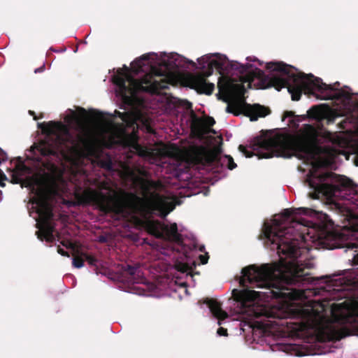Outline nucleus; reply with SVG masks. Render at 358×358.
<instances>
[{
	"instance_id": "nucleus-47",
	"label": "nucleus",
	"mask_w": 358,
	"mask_h": 358,
	"mask_svg": "<svg viewBox=\"0 0 358 358\" xmlns=\"http://www.w3.org/2000/svg\"><path fill=\"white\" fill-rule=\"evenodd\" d=\"M355 334L358 335V329H356V331L355 332Z\"/></svg>"
},
{
	"instance_id": "nucleus-20",
	"label": "nucleus",
	"mask_w": 358,
	"mask_h": 358,
	"mask_svg": "<svg viewBox=\"0 0 358 358\" xmlns=\"http://www.w3.org/2000/svg\"><path fill=\"white\" fill-rule=\"evenodd\" d=\"M97 164L100 167L107 171H112L113 169V160L108 155L103 158H99L97 159Z\"/></svg>"
},
{
	"instance_id": "nucleus-51",
	"label": "nucleus",
	"mask_w": 358,
	"mask_h": 358,
	"mask_svg": "<svg viewBox=\"0 0 358 358\" xmlns=\"http://www.w3.org/2000/svg\"><path fill=\"white\" fill-rule=\"evenodd\" d=\"M310 238H314L315 240H317V238H313V236H310Z\"/></svg>"
},
{
	"instance_id": "nucleus-13",
	"label": "nucleus",
	"mask_w": 358,
	"mask_h": 358,
	"mask_svg": "<svg viewBox=\"0 0 358 358\" xmlns=\"http://www.w3.org/2000/svg\"><path fill=\"white\" fill-rule=\"evenodd\" d=\"M122 269L124 274L127 277L129 282L133 284L143 282L144 278L142 276V273L139 266L127 264L122 266Z\"/></svg>"
},
{
	"instance_id": "nucleus-22",
	"label": "nucleus",
	"mask_w": 358,
	"mask_h": 358,
	"mask_svg": "<svg viewBox=\"0 0 358 358\" xmlns=\"http://www.w3.org/2000/svg\"><path fill=\"white\" fill-rule=\"evenodd\" d=\"M174 267L177 271H178L181 273H186V272L192 270V267L189 266V264L181 262L179 261H177L175 263Z\"/></svg>"
},
{
	"instance_id": "nucleus-48",
	"label": "nucleus",
	"mask_w": 358,
	"mask_h": 358,
	"mask_svg": "<svg viewBox=\"0 0 358 358\" xmlns=\"http://www.w3.org/2000/svg\"><path fill=\"white\" fill-rule=\"evenodd\" d=\"M355 164H356L357 166H358V159L356 160Z\"/></svg>"
},
{
	"instance_id": "nucleus-25",
	"label": "nucleus",
	"mask_w": 358,
	"mask_h": 358,
	"mask_svg": "<svg viewBox=\"0 0 358 358\" xmlns=\"http://www.w3.org/2000/svg\"><path fill=\"white\" fill-rule=\"evenodd\" d=\"M224 157L225 160L227 161V166L229 170H233L237 166L236 164L234 162V159L231 156L225 155L224 156Z\"/></svg>"
},
{
	"instance_id": "nucleus-38",
	"label": "nucleus",
	"mask_w": 358,
	"mask_h": 358,
	"mask_svg": "<svg viewBox=\"0 0 358 358\" xmlns=\"http://www.w3.org/2000/svg\"><path fill=\"white\" fill-rule=\"evenodd\" d=\"M94 112L95 117L96 119L101 120L103 118L104 114L103 113L99 112V111H94Z\"/></svg>"
},
{
	"instance_id": "nucleus-23",
	"label": "nucleus",
	"mask_w": 358,
	"mask_h": 358,
	"mask_svg": "<svg viewBox=\"0 0 358 358\" xmlns=\"http://www.w3.org/2000/svg\"><path fill=\"white\" fill-rule=\"evenodd\" d=\"M85 258L82 255V252L80 255L74 256L73 258V266L76 268H80L84 266Z\"/></svg>"
},
{
	"instance_id": "nucleus-43",
	"label": "nucleus",
	"mask_w": 358,
	"mask_h": 358,
	"mask_svg": "<svg viewBox=\"0 0 358 358\" xmlns=\"http://www.w3.org/2000/svg\"><path fill=\"white\" fill-rule=\"evenodd\" d=\"M204 250H205V247H204V245H201V246L199 248V250H200L201 252H203V251H204Z\"/></svg>"
},
{
	"instance_id": "nucleus-4",
	"label": "nucleus",
	"mask_w": 358,
	"mask_h": 358,
	"mask_svg": "<svg viewBox=\"0 0 358 358\" xmlns=\"http://www.w3.org/2000/svg\"><path fill=\"white\" fill-rule=\"evenodd\" d=\"M80 203L92 205L105 214L124 215L141 210L143 200L133 193L117 192L107 182H101L97 189L87 187L79 195Z\"/></svg>"
},
{
	"instance_id": "nucleus-19",
	"label": "nucleus",
	"mask_w": 358,
	"mask_h": 358,
	"mask_svg": "<svg viewBox=\"0 0 358 358\" xmlns=\"http://www.w3.org/2000/svg\"><path fill=\"white\" fill-rule=\"evenodd\" d=\"M140 187L143 190L144 194H149L152 190L158 187V183L152 180L141 179Z\"/></svg>"
},
{
	"instance_id": "nucleus-35",
	"label": "nucleus",
	"mask_w": 358,
	"mask_h": 358,
	"mask_svg": "<svg viewBox=\"0 0 358 358\" xmlns=\"http://www.w3.org/2000/svg\"><path fill=\"white\" fill-rule=\"evenodd\" d=\"M294 116V113L293 111H285L283 113L282 120H284L287 117H292Z\"/></svg>"
},
{
	"instance_id": "nucleus-29",
	"label": "nucleus",
	"mask_w": 358,
	"mask_h": 358,
	"mask_svg": "<svg viewBox=\"0 0 358 358\" xmlns=\"http://www.w3.org/2000/svg\"><path fill=\"white\" fill-rule=\"evenodd\" d=\"M61 244L66 248L73 249L74 248L73 243L69 240H63L61 241Z\"/></svg>"
},
{
	"instance_id": "nucleus-5",
	"label": "nucleus",
	"mask_w": 358,
	"mask_h": 358,
	"mask_svg": "<svg viewBox=\"0 0 358 358\" xmlns=\"http://www.w3.org/2000/svg\"><path fill=\"white\" fill-rule=\"evenodd\" d=\"M320 166V162H313L306 177V182L313 190L310 194V197L314 199L321 197L331 199L344 190L348 191L347 199L358 210V192L352 188V181L345 176L333 172L320 173L318 171Z\"/></svg>"
},
{
	"instance_id": "nucleus-41",
	"label": "nucleus",
	"mask_w": 358,
	"mask_h": 358,
	"mask_svg": "<svg viewBox=\"0 0 358 358\" xmlns=\"http://www.w3.org/2000/svg\"><path fill=\"white\" fill-rule=\"evenodd\" d=\"M148 59H149L148 56H147L145 55H143L141 57V59H143V60H147Z\"/></svg>"
},
{
	"instance_id": "nucleus-26",
	"label": "nucleus",
	"mask_w": 358,
	"mask_h": 358,
	"mask_svg": "<svg viewBox=\"0 0 358 358\" xmlns=\"http://www.w3.org/2000/svg\"><path fill=\"white\" fill-rule=\"evenodd\" d=\"M137 153L139 156L145 157L148 155V151L146 148H144L138 144L135 146Z\"/></svg>"
},
{
	"instance_id": "nucleus-36",
	"label": "nucleus",
	"mask_w": 358,
	"mask_h": 358,
	"mask_svg": "<svg viewBox=\"0 0 358 358\" xmlns=\"http://www.w3.org/2000/svg\"><path fill=\"white\" fill-rule=\"evenodd\" d=\"M217 334L220 336H227V329H224L223 327H220L217 329Z\"/></svg>"
},
{
	"instance_id": "nucleus-34",
	"label": "nucleus",
	"mask_w": 358,
	"mask_h": 358,
	"mask_svg": "<svg viewBox=\"0 0 358 358\" xmlns=\"http://www.w3.org/2000/svg\"><path fill=\"white\" fill-rule=\"evenodd\" d=\"M57 252L60 254L62 256L64 257H69V253L66 251H65L63 248H62L60 246L57 247Z\"/></svg>"
},
{
	"instance_id": "nucleus-10",
	"label": "nucleus",
	"mask_w": 358,
	"mask_h": 358,
	"mask_svg": "<svg viewBox=\"0 0 358 358\" xmlns=\"http://www.w3.org/2000/svg\"><path fill=\"white\" fill-rule=\"evenodd\" d=\"M38 212L43 217V220L41 224H36L39 230L36 231V234L41 241L45 240L48 243H53L55 240L54 236L55 228L50 221L52 217V213L47 201H41L38 203Z\"/></svg>"
},
{
	"instance_id": "nucleus-17",
	"label": "nucleus",
	"mask_w": 358,
	"mask_h": 358,
	"mask_svg": "<svg viewBox=\"0 0 358 358\" xmlns=\"http://www.w3.org/2000/svg\"><path fill=\"white\" fill-rule=\"evenodd\" d=\"M78 110L79 114L76 113L74 110H70L71 114L66 117V122L69 123L76 122L78 124H80L85 121L87 118L86 110L84 108L78 107Z\"/></svg>"
},
{
	"instance_id": "nucleus-42",
	"label": "nucleus",
	"mask_w": 358,
	"mask_h": 358,
	"mask_svg": "<svg viewBox=\"0 0 358 358\" xmlns=\"http://www.w3.org/2000/svg\"><path fill=\"white\" fill-rule=\"evenodd\" d=\"M99 241H100L101 242H102V243H104V242H106V238H104V237H100Z\"/></svg>"
},
{
	"instance_id": "nucleus-2",
	"label": "nucleus",
	"mask_w": 358,
	"mask_h": 358,
	"mask_svg": "<svg viewBox=\"0 0 358 358\" xmlns=\"http://www.w3.org/2000/svg\"><path fill=\"white\" fill-rule=\"evenodd\" d=\"M207 70L200 73H190L187 77V85L199 94L210 95L213 93L215 85L208 83L206 78L211 76L213 69L220 73L224 70H235L241 74L240 81L248 83V88H252V83L255 78L259 80L262 89L275 87L280 91L287 87L293 101H299L302 92L315 96L318 99L347 101L350 99V94L343 90H336L331 85H327L320 78L313 74L294 72V68L282 62H271L266 64V69L271 71L280 73V76H267L258 68L253 69L250 64H241L235 61H229L226 57H219L207 62ZM206 65L202 66L205 69Z\"/></svg>"
},
{
	"instance_id": "nucleus-6",
	"label": "nucleus",
	"mask_w": 358,
	"mask_h": 358,
	"mask_svg": "<svg viewBox=\"0 0 358 358\" xmlns=\"http://www.w3.org/2000/svg\"><path fill=\"white\" fill-rule=\"evenodd\" d=\"M42 130L55 138L51 143L43 142L39 145L38 150L43 156H57L69 146L74 151L89 155H92L94 152V143L92 138L82 134H78L75 138L68 126L61 122L50 121L45 123Z\"/></svg>"
},
{
	"instance_id": "nucleus-30",
	"label": "nucleus",
	"mask_w": 358,
	"mask_h": 358,
	"mask_svg": "<svg viewBox=\"0 0 358 358\" xmlns=\"http://www.w3.org/2000/svg\"><path fill=\"white\" fill-rule=\"evenodd\" d=\"M199 259L202 264H206L209 259L208 254L206 252L205 255H200Z\"/></svg>"
},
{
	"instance_id": "nucleus-31",
	"label": "nucleus",
	"mask_w": 358,
	"mask_h": 358,
	"mask_svg": "<svg viewBox=\"0 0 358 358\" xmlns=\"http://www.w3.org/2000/svg\"><path fill=\"white\" fill-rule=\"evenodd\" d=\"M16 169L18 171L24 172L28 170V167L23 163L19 164L16 166Z\"/></svg>"
},
{
	"instance_id": "nucleus-52",
	"label": "nucleus",
	"mask_w": 358,
	"mask_h": 358,
	"mask_svg": "<svg viewBox=\"0 0 358 358\" xmlns=\"http://www.w3.org/2000/svg\"><path fill=\"white\" fill-rule=\"evenodd\" d=\"M0 194H1V191L0 190Z\"/></svg>"
},
{
	"instance_id": "nucleus-39",
	"label": "nucleus",
	"mask_w": 358,
	"mask_h": 358,
	"mask_svg": "<svg viewBox=\"0 0 358 358\" xmlns=\"http://www.w3.org/2000/svg\"><path fill=\"white\" fill-rule=\"evenodd\" d=\"M45 70V64H43L41 66H40L39 68H37L34 70V73H42Z\"/></svg>"
},
{
	"instance_id": "nucleus-8",
	"label": "nucleus",
	"mask_w": 358,
	"mask_h": 358,
	"mask_svg": "<svg viewBox=\"0 0 358 358\" xmlns=\"http://www.w3.org/2000/svg\"><path fill=\"white\" fill-rule=\"evenodd\" d=\"M245 83L234 84L232 90L236 94V100L228 103L226 110L228 113H233L234 115H238L243 113L245 115L250 117L251 121H257L259 117H264L271 113L269 108L260 104H248L245 102L244 95L246 92Z\"/></svg>"
},
{
	"instance_id": "nucleus-49",
	"label": "nucleus",
	"mask_w": 358,
	"mask_h": 358,
	"mask_svg": "<svg viewBox=\"0 0 358 358\" xmlns=\"http://www.w3.org/2000/svg\"><path fill=\"white\" fill-rule=\"evenodd\" d=\"M247 59L249 60V61H252L250 57H247Z\"/></svg>"
},
{
	"instance_id": "nucleus-18",
	"label": "nucleus",
	"mask_w": 358,
	"mask_h": 358,
	"mask_svg": "<svg viewBox=\"0 0 358 358\" xmlns=\"http://www.w3.org/2000/svg\"><path fill=\"white\" fill-rule=\"evenodd\" d=\"M116 117H120L127 127H134L136 123V117L134 113L131 112H120L117 110H115Z\"/></svg>"
},
{
	"instance_id": "nucleus-7",
	"label": "nucleus",
	"mask_w": 358,
	"mask_h": 358,
	"mask_svg": "<svg viewBox=\"0 0 358 358\" xmlns=\"http://www.w3.org/2000/svg\"><path fill=\"white\" fill-rule=\"evenodd\" d=\"M125 68V72L117 71V74L113 77V82L117 87V95L126 104H130L139 92L157 94L168 88L169 82L166 77L157 69H153L140 79H136L128 72L127 67Z\"/></svg>"
},
{
	"instance_id": "nucleus-1",
	"label": "nucleus",
	"mask_w": 358,
	"mask_h": 358,
	"mask_svg": "<svg viewBox=\"0 0 358 358\" xmlns=\"http://www.w3.org/2000/svg\"><path fill=\"white\" fill-rule=\"evenodd\" d=\"M317 211L308 208L285 209L278 218L273 220L272 224L264 223L263 234L270 243L271 249L276 250L280 260L273 264H263L260 267L250 265L242 269V276L240 285L241 290L234 289L232 297L243 307L249 306L250 303L260 299L261 292L250 289L255 287L266 288L270 290L273 299H294L292 292L285 285H303L309 282L308 273H305L306 267L301 261L298 260L304 253H308L309 249L303 246L307 238L303 234H294L297 227H310L312 224L309 220L303 217H294L290 226L283 224L289 222L292 215H305L313 216Z\"/></svg>"
},
{
	"instance_id": "nucleus-15",
	"label": "nucleus",
	"mask_w": 358,
	"mask_h": 358,
	"mask_svg": "<svg viewBox=\"0 0 358 358\" xmlns=\"http://www.w3.org/2000/svg\"><path fill=\"white\" fill-rule=\"evenodd\" d=\"M327 331L328 339L330 341H340L348 336L353 334L352 330L346 327L336 328L334 327H329Z\"/></svg>"
},
{
	"instance_id": "nucleus-14",
	"label": "nucleus",
	"mask_w": 358,
	"mask_h": 358,
	"mask_svg": "<svg viewBox=\"0 0 358 358\" xmlns=\"http://www.w3.org/2000/svg\"><path fill=\"white\" fill-rule=\"evenodd\" d=\"M203 303L208 306L213 316L219 320H223L228 317L227 313L222 310L221 303L216 299L206 298L203 299Z\"/></svg>"
},
{
	"instance_id": "nucleus-33",
	"label": "nucleus",
	"mask_w": 358,
	"mask_h": 358,
	"mask_svg": "<svg viewBox=\"0 0 358 358\" xmlns=\"http://www.w3.org/2000/svg\"><path fill=\"white\" fill-rule=\"evenodd\" d=\"M334 276H335V275H332V276H331V275L322 276V277H320V279H328V280L327 281V282L328 284H329V285H334V283H333V281H334V280H333V279H334V278H334ZM317 279L319 280V278H317Z\"/></svg>"
},
{
	"instance_id": "nucleus-3",
	"label": "nucleus",
	"mask_w": 358,
	"mask_h": 358,
	"mask_svg": "<svg viewBox=\"0 0 358 358\" xmlns=\"http://www.w3.org/2000/svg\"><path fill=\"white\" fill-rule=\"evenodd\" d=\"M318 137L317 131L312 125L306 124L302 136L285 134L268 135L262 131L252 141L251 148L255 152L248 151L243 145H239L238 150L248 158L253 155H257L259 159L294 156L299 159H315L324 150L319 145Z\"/></svg>"
},
{
	"instance_id": "nucleus-32",
	"label": "nucleus",
	"mask_w": 358,
	"mask_h": 358,
	"mask_svg": "<svg viewBox=\"0 0 358 358\" xmlns=\"http://www.w3.org/2000/svg\"><path fill=\"white\" fill-rule=\"evenodd\" d=\"M7 155L6 153L0 148V164L7 160Z\"/></svg>"
},
{
	"instance_id": "nucleus-50",
	"label": "nucleus",
	"mask_w": 358,
	"mask_h": 358,
	"mask_svg": "<svg viewBox=\"0 0 358 358\" xmlns=\"http://www.w3.org/2000/svg\"><path fill=\"white\" fill-rule=\"evenodd\" d=\"M136 124V127H138V124H137V123L136 122L134 125V127Z\"/></svg>"
},
{
	"instance_id": "nucleus-45",
	"label": "nucleus",
	"mask_w": 358,
	"mask_h": 358,
	"mask_svg": "<svg viewBox=\"0 0 358 358\" xmlns=\"http://www.w3.org/2000/svg\"><path fill=\"white\" fill-rule=\"evenodd\" d=\"M184 255H185V257H188L186 251L184 252Z\"/></svg>"
},
{
	"instance_id": "nucleus-37",
	"label": "nucleus",
	"mask_w": 358,
	"mask_h": 358,
	"mask_svg": "<svg viewBox=\"0 0 358 358\" xmlns=\"http://www.w3.org/2000/svg\"><path fill=\"white\" fill-rule=\"evenodd\" d=\"M352 264L353 266H357L358 265V252L354 255L353 258L352 259Z\"/></svg>"
},
{
	"instance_id": "nucleus-40",
	"label": "nucleus",
	"mask_w": 358,
	"mask_h": 358,
	"mask_svg": "<svg viewBox=\"0 0 358 358\" xmlns=\"http://www.w3.org/2000/svg\"><path fill=\"white\" fill-rule=\"evenodd\" d=\"M13 180L14 183H18L20 182V179L16 177L14 174L13 175Z\"/></svg>"
},
{
	"instance_id": "nucleus-27",
	"label": "nucleus",
	"mask_w": 358,
	"mask_h": 358,
	"mask_svg": "<svg viewBox=\"0 0 358 358\" xmlns=\"http://www.w3.org/2000/svg\"><path fill=\"white\" fill-rule=\"evenodd\" d=\"M273 322L269 320L265 323H263V322L259 323V327L261 329H263L264 330L271 328V327H273Z\"/></svg>"
},
{
	"instance_id": "nucleus-44",
	"label": "nucleus",
	"mask_w": 358,
	"mask_h": 358,
	"mask_svg": "<svg viewBox=\"0 0 358 358\" xmlns=\"http://www.w3.org/2000/svg\"><path fill=\"white\" fill-rule=\"evenodd\" d=\"M303 326L304 328H307L309 326H310V324L309 323H306V324H303Z\"/></svg>"
},
{
	"instance_id": "nucleus-21",
	"label": "nucleus",
	"mask_w": 358,
	"mask_h": 358,
	"mask_svg": "<svg viewBox=\"0 0 358 358\" xmlns=\"http://www.w3.org/2000/svg\"><path fill=\"white\" fill-rule=\"evenodd\" d=\"M336 237H317L319 244L323 248L327 249H333L336 248L335 243H333L335 241Z\"/></svg>"
},
{
	"instance_id": "nucleus-46",
	"label": "nucleus",
	"mask_w": 358,
	"mask_h": 358,
	"mask_svg": "<svg viewBox=\"0 0 358 358\" xmlns=\"http://www.w3.org/2000/svg\"><path fill=\"white\" fill-rule=\"evenodd\" d=\"M29 113H30L31 115H34V111H31V110H30V111H29Z\"/></svg>"
},
{
	"instance_id": "nucleus-16",
	"label": "nucleus",
	"mask_w": 358,
	"mask_h": 358,
	"mask_svg": "<svg viewBox=\"0 0 358 358\" xmlns=\"http://www.w3.org/2000/svg\"><path fill=\"white\" fill-rule=\"evenodd\" d=\"M310 116L315 120H327V124L334 123L336 116L332 113L321 110L319 106H315L310 110Z\"/></svg>"
},
{
	"instance_id": "nucleus-24",
	"label": "nucleus",
	"mask_w": 358,
	"mask_h": 358,
	"mask_svg": "<svg viewBox=\"0 0 358 358\" xmlns=\"http://www.w3.org/2000/svg\"><path fill=\"white\" fill-rule=\"evenodd\" d=\"M82 255L85 258V260H86L90 265H91V266L96 265L97 259L95 257L92 256L86 252H82Z\"/></svg>"
},
{
	"instance_id": "nucleus-9",
	"label": "nucleus",
	"mask_w": 358,
	"mask_h": 358,
	"mask_svg": "<svg viewBox=\"0 0 358 358\" xmlns=\"http://www.w3.org/2000/svg\"><path fill=\"white\" fill-rule=\"evenodd\" d=\"M146 231L158 238H163L177 243L182 246V236L178 233L176 223L165 224L159 220H148L144 223Z\"/></svg>"
},
{
	"instance_id": "nucleus-53",
	"label": "nucleus",
	"mask_w": 358,
	"mask_h": 358,
	"mask_svg": "<svg viewBox=\"0 0 358 358\" xmlns=\"http://www.w3.org/2000/svg\"><path fill=\"white\" fill-rule=\"evenodd\" d=\"M357 305H358V302H357Z\"/></svg>"
},
{
	"instance_id": "nucleus-28",
	"label": "nucleus",
	"mask_w": 358,
	"mask_h": 358,
	"mask_svg": "<svg viewBox=\"0 0 358 358\" xmlns=\"http://www.w3.org/2000/svg\"><path fill=\"white\" fill-rule=\"evenodd\" d=\"M143 124L145 128V130L148 133H150V134H153L155 131H154V129H152V127L150 126V124H149L148 122V120H144L143 121Z\"/></svg>"
},
{
	"instance_id": "nucleus-11",
	"label": "nucleus",
	"mask_w": 358,
	"mask_h": 358,
	"mask_svg": "<svg viewBox=\"0 0 358 358\" xmlns=\"http://www.w3.org/2000/svg\"><path fill=\"white\" fill-rule=\"evenodd\" d=\"M222 148L220 146L208 150L204 147L198 148L194 152V159L196 164L202 165L216 164L223 165L220 154Z\"/></svg>"
},
{
	"instance_id": "nucleus-12",
	"label": "nucleus",
	"mask_w": 358,
	"mask_h": 358,
	"mask_svg": "<svg viewBox=\"0 0 358 358\" xmlns=\"http://www.w3.org/2000/svg\"><path fill=\"white\" fill-rule=\"evenodd\" d=\"M215 124L213 117L207 116L204 118H199L194 115L192 122V129L199 134L212 133L215 134L216 131L210 127Z\"/></svg>"
}]
</instances>
